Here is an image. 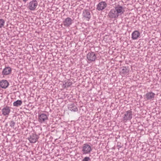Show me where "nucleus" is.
I'll return each mask as SVG.
<instances>
[{"instance_id": "f257e3e1", "label": "nucleus", "mask_w": 161, "mask_h": 161, "mask_svg": "<svg viewBox=\"0 0 161 161\" xmlns=\"http://www.w3.org/2000/svg\"><path fill=\"white\" fill-rule=\"evenodd\" d=\"M124 8L120 5H118L111 9L108 12V16L111 19H115L125 12Z\"/></svg>"}, {"instance_id": "f03ea898", "label": "nucleus", "mask_w": 161, "mask_h": 161, "mask_svg": "<svg viewBox=\"0 0 161 161\" xmlns=\"http://www.w3.org/2000/svg\"><path fill=\"white\" fill-rule=\"evenodd\" d=\"M48 113L46 112H45L44 113H39L38 121L41 124L46 123L48 120Z\"/></svg>"}, {"instance_id": "7ed1b4c3", "label": "nucleus", "mask_w": 161, "mask_h": 161, "mask_svg": "<svg viewBox=\"0 0 161 161\" xmlns=\"http://www.w3.org/2000/svg\"><path fill=\"white\" fill-rule=\"evenodd\" d=\"M92 151V147L87 143L84 144L81 148V152L83 154H90Z\"/></svg>"}, {"instance_id": "20e7f679", "label": "nucleus", "mask_w": 161, "mask_h": 161, "mask_svg": "<svg viewBox=\"0 0 161 161\" xmlns=\"http://www.w3.org/2000/svg\"><path fill=\"white\" fill-rule=\"evenodd\" d=\"M38 6L36 0H32L27 4V8L31 11H35Z\"/></svg>"}, {"instance_id": "39448f33", "label": "nucleus", "mask_w": 161, "mask_h": 161, "mask_svg": "<svg viewBox=\"0 0 161 161\" xmlns=\"http://www.w3.org/2000/svg\"><path fill=\"white\" fill-rule=\"evenodd\" d=\"M132 117V112L131 110H129L125 113L123 117V120L126 122L128 120H130Z\"/></svg>"}, {"instance_id": "423d86ee", "label": "nucleus", "mask_w": 161, "mask_h": 161, "mask_svg": "<svg viewBox=\"0 0 161 161\" xmlns=\"http://www.w3.org/2000/svg\"><path fill=\"white\" fill-rule=\"evenodd\" d=\"M107 3L105 1H101L97 5L96 9L98 11H102L107 7Z\"/></svg>"}, {"instance_id": "0eeeda50", "label": "nucleus", "mask_w": 161, "mask_h": 161, "mask_svg": "<svg viewBox=\"0 0 161 161\" xmlns=\"http://www.w3.org/2000/svg\"><path fill=\"white\" fill-rule=\"evenodd\" d=\"M82 15L83 18L88 21L91 18L90 10L88 9H85L83 10Z\"/></svg>"}, {"instance_id": "6e6552de", "label": "nucleus", "mask_w": 161, "mask_h": 161, "mask_svg": "<svg viewBox=\"0 0 161 161\" xmlns=\"http://www.w3.org/2000/svg\"><path fill=\"white\" fill-rule=\"evenodd\" d=\"M73 23V20L70 17H67L63 21L64 25L66 27L69 26Z\"/></svg>"}, {"instance_id": "1a4fd4ad", "label": "nucleus", "mask_w": 161, "mask_h": 161, "mask_svg": "<svg viewBox=\"0 0 161 161\" xmlns=\"http://www.w3.org/2000/svg\"><path fill=\"white\" fill-rule=\"evenodd\" d=\"M87 58L90 62L94 61L96 58V56L93 52L88 53L87 55Z\"/></svg>"}, {"instance_id": "9d476101", "label": "nucleus", "mask_w": 161, "mask_h": 161, "mask_svg": "<svg viewBox=\"0 0 161 161\" xmlns=\"http://www.w3.org/2000/svg\"><path fill=\"white\" fill-rule=\"evenodd\" d=\"M38 136L36 134H32L28 138L30 142L31 143H35L38 139Z\"/></svg>"}, {"instance_id": "9b49d317", "label": "nucleus", "mask_w": 161, "mask_h": 161, "mask_svg": "<svg viewBox=\"0 0 161 161\" xmlns=\"http://www.w3.org/2000/svg\"><path fill=\"white\" fill-rule=\"evenodd\" d=\"M155 94L152 92H147L146 95L145 97L147 100H153Z\"/></svg>"}, {"instance_id": "f8f14e48", "label": "nucleus", "mask_w": 161, "mask_h": 161, "mask_svg": "<svg viewBox=\"0 0 161 161\" xmlns=\"http://www.w3.org/2000/svg\"><path fill=\"white\" fill-rule=\"evenodd\" d=\"M12 72L11 68L9 67H5L2 72V74L3 75H7L10 74Z\"/></svg>"}, {"instance_id": "ddd939ff", "label": "nucleus", "mask_w": 161, "mask_h": 161, "mask_svg": "<svg viewBox=\"0 0 161 161\" xmlns=\"http://www.w3.org/2000/svg\"><path fill=\"white\" fill-rule=\"evenodd\" d=\"M2 112L4 116H8L10 112V108L9 107L6 106L2 109Z\"/></svg>"}, {"instance_id": "4468645a", "label": "nucleus", "mask_w": 161, "mask_h": 161, "mask_svg": "<svg viewBox=\"0 0 161 161\" xmlns=\"http://www.w3.org/2000/svg\"><path fill=\"white\" fill-rule=\"evenodd\" d=\"M76 105V104L75 103H70L69 105L68 108L71 111L76 112L78 110V109Z\"/></svg>"}, {"instance_id": "2eb2a0df", "label": "nucleus", "mask_w": 161, "mask_h": 161, "mask_svg": "<svg viewBox=\"0 0 161 161\" xmlns=\"http://www.w3.org/2000/svg\"><path fill=\"white\" fill-rule=\"evenodd\" d=\"M8 85L9 83L6 80H2L0 81V86L3 88H6Z\"/></svg>"}, {"instance_id": "dca6fc26", "label": "nucleus", "mask_w": 161, "mask_h": 161, "mask_svg": "<svg viewBox=\"0 0 161 161\" xmlns=\"http://www.w3.org/2000/svg\"><path fill=\"white\" fill-rule=\"evenodd\" d=\"M140 36V33L137 31H133L131 34V38L133 40L137 39Z\"/></svg>"}, {"instance_id": "f3484780", "label": "nucleus", "mask_w": 161, "mask_h": 161, "mask_svg": "<svg viewBox=\"0 0 161 161\" xmlns=\"http://www.w3.org/2000/svg\"><path fill=\"white\" fill-rule=\"evenodd\" d=\"M129 71L128 68L126 67H123L121 70L120 71V73L122 75H125Z\"/></svg>"}, {"instance_id": "a211bd4d", "label": "nucleus", "mask_w": 161, "mask_h": 161, "mask_svg": "<svg viewBox=\"0 0 161 161\" xmlns=\"http://www.w3.org/2000/svg\"><path fill=\"white\" fill-rule=\"evenodd\" d=\"M22 102L21 100H18L14 102L13 103V106L15 107H18L20 106L22 104Z\"/></svg>"}, {"instance_id": "6ab92c4d", "label": "nucleus", "mask_w": 161, "mask_h": 161, "mask_svg": "<svg viewBox=\"0 0 161 161\" xmlns=\"http://www.w3.org/2000/svg\"><path fill=\"white\" fill-rule=\"evenodd\" d=\"M5 21L3 19H0V29L3 27L5 24Z\"/></svg>"}, {"instance_id": "aec40b11", "label": "nucleus", "mask_w": 161, "mask_h": 161, "mask_svg": "<svg viewBox=\"0 0 161 161\" xmlns=\"http://www.w3.org/2000/svg\"><path fill=\"white\" fill-rule=\"evenodd\" d=\"M15 124V123L13 120H11L9 122L10 126L11 128H14Z\"/></svg>"}, {"instance_id": "412c9836", "label": "nucleus", "mask_w": 161, "mask_h": 161, "mask_svg": "<svg viewBox=\"0 0 161 161\" xmlns=\"http://www.w3.org/2000/svg\"><path fill=\"white\" fill-rule=\"evenodd\" d=\"M90 158L89 157H85L82 160V161H90Z\"/></svg>"}, {"instance_id": "4be33fe9", "label": "nucleus", "mask_w": 161, "mask_h": 161, "mask_svg": "<svg viewBox=\"0 0 161 161\" xmlns=\"http://www.w3.org/2000/svg\"><path fill=\"white\" fill-rule=\"evenodd\" d=\"M65 83L67 85V88L70 86L72 84V82H66Z\"/></svg>"}, {"instance_id": "5701e85b", "label": "nucleus", "mask_w": 161, "mask_h": 161, "mask_svg": "<svg viewBox=\"0 0 161 161\" xmlns=\"http://www.w3.org/2000/svg\"><path fill=\"white\" fill-rule=\"evenodd\" d=\"M63 86L64 88H67V85L65 83V82L63 83Z\"/></svg>"}, {"instance_id": "b1692460", "label": "nucleus", "mask_w": 161, "mask_h": 161, "mask_svg": "<svg viewBox=\"0 0 161 161\" xmlns=\"http://www.w3.org/2000/svg\"><path fill=\"white\" fill-rule=\"evenodd\" d=\"M22 1L24 3H26L28 1V0H22Z\"/></svg>"}, {"instance_id": "393cba45", "label": "nucleus", "mask_w": 161, "mask_h": 161, "mask_svg": "<svg viewBox=\"0 0 161 161\" xmlns=\"http://www.w3.org/2000/svg\"><path fill=\"white\" fill-rule=\"evenodd\" d=\"M118 143H117V146L119 147L120 148L121 147V146L120 145H118Z\"/></svg>"}, {"instance_id": "a878e982", "label": "nucleus", "mask_w": 161, "mask_h": 161, "mask_svg": "<svg viewBox=\"0 0 161 161\" xmlns=\"http://www.w3.org/2000/svg\"><path fill=\"white\" fill-rule=\"evenodd\" d=\"M8 124L7 123H6L5 126L7 127L8 126Z\"/></svg>"}, {"instance_id": "bb28decb", "label": "nucleus", "mask_w": 161, "mask_h": 161, "mask_svg": "<svg viewBox=\"0 0 161 161\" xmlns=\"http://www.w3.org/2000/svg\"><path fill=\"white\" fill-rule=\"evenodd\" d=\"M160 96H161V94L160 95Z\"/></svg>"}]
</instances>
